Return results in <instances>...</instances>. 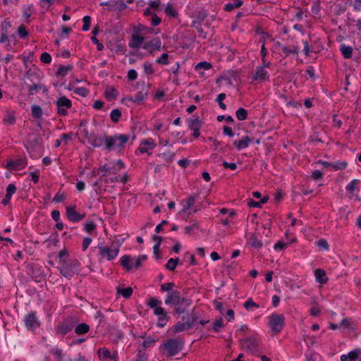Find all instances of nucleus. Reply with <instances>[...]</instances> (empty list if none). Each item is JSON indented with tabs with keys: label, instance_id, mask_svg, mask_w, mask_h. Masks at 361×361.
<instances>
[{
	"label": "nucleus",
	"instance_id": "obj_1",
	"mask_svg": "<svg viewBox=\"0 0 361 361\" xmlns=\"http://www.w3.org/2000/svg\"><path fill=\"white\" fill-rule=\"evenodd\" d=\"M166 305H174L175 312L177 314H192L194 307L190 299L180 297L179 292H169L165 299Z\"/></svg>",
	"mask_w": 361,
	"mask_h": 361
},
{
	"label": "nucleus",
	"instance_id": "obj_2",
	"mask_svg": "<svg viewBox=\"0 0 361 361\" xmlns=\"http://www.w3.org/2000/svg\"><path fill=\"white\" fill-rule=\"evenodd\" d=\"M184 341L182 338H169L162 345V348L168 357H173L178 354L183 349Z\"/></svg>",
	"mask_w": 361,
	"mask_h": 361
},
{
	"label": "nucleus",
	"instance_id": "obj_3",
	"mask_svg": "<svg viewBox=\"0 0 361 361\" xmlns=\"http://www.w3.org/2000/svg\"><path fill=\"white\" fill-rule=\"evenodd\" d=\"M198 317H182L181 320L174 326L173 333L177 334L190 329L197 327Z\"/></svg>",
	"mask_w": 361,
	"mask_h": 361
},
{
	"label": "nucleus",
	"instance_id": "obj_4",
	"mask_svg": "<svg viewBox=\"0 0 361 361\" xmlns=\"http://www.w3.org/2000/svg\"><path fill=\"white\" fill-rule=\"evenodd\" d=\"M129 138L128 135H116L113 137L105 136L106 148L111 150L115 146L122 147L129 140Z\"/></svg>",
	"mask_w": 361,
	"mask_h": 361
},
{
	"label": "nucleus",
	"instance_id": "obj_5",
	"mask_svg": "<svg viewBox=\"0 0 361 361\" xmlns=\"http://www.w3.org/2000/svg\"><path fill=\"white\" fill-rule=\"evenodd\" d=\"M79 262L78 260H69L66 264L59 267L60 273L67 279H71L73 276L77 274Z\"/></svg>",
	"mask_w": 361,
	"mask_h": 361
},
{
	"label": "nucleus",
	"instance_id": "obj_6",
	"mask_svg": "<svg viewBox=\"0 0 361 361\" xmlns=\"http://www.w3.org/2000/svg\"><path fill=\"white\" fill-rule=\"evenodd\" d=\"M99 255L110 261L114 259L118 254L120 245L118 244H111V246H99Z\"/></svg>",
	"mask_w": 361,
	"mask_h": 361
},
{
	"label": "nucleus",
	"instance_id": "obj_7",
	"mask_svg": "<svg viewBox=\"0 0 361 361\" xmlns=\"http://www.w3.org/2000/svg\"><path fill=\"white\" fill-rule=\"evenodd\" d=\"M58 106V114L61 116H66L67 114V109H71L72 106L71 101L66 97H61L56 101Z\"/></svg>",
	"mask_w": 361,
	"mask_h": 361
},
{
	"label": "nucleus",
	"instance_id": "obj_8",
	"mask_svg": "<svg viewBox=\"0 0 361 361\" xmlns=\"http://www.w3.org/2000/svg\"><path fill=\"white\" fill-rule=\"evenodd\" d=\"M284 325L283 317H269L268 326L274 334L279 333Z\"/></svg>",
	"mask_w": 361,
	"mask_h": 361
},
{
	"label": "nucleus",
	"instance_id": "obj_9",
	"mask_svg": "<svg viewBox=\"0 0 361 361\" xmlns=\"http://www.w3.org/2000/svg\"><path fill=\"white\" fill-rule=\"evenodd\" d=\"M147 305L154 309V313L156 315L159 316H166L167 313L164 310V308L161 306V301L159 300L157 298H151L149 299L147 302Z\"/></svg>",
	"mask_w": 361,
	"mask_h": 361
},
{
	"label": "nucleus",
	"instance_id": "obj_10",
	"mask_svg": "<svg viewBox=\"0 0 361 361\" xmlns=\"http://www.w3.org/2000/svg\"><path fill=\"white\" fill-rule=\"evenodd\" d=\"M241 348L249 353H254L257 348L258 342L255 338H247L240 342Z\"/></svg>",
	"mask_w": 361,
	"mask_h": 361
},
{
	"label": "nucleus",
	"instance_id": "obj_11",
	"mask_svg": "<svg viewBox=\"0 0 361 361\" xmlns=\"http://www.w3.org/2000/svg\"><path fill=\"white\" fill-rule=\"evenodd\" d=\"M27 165V161L22 159L17 160L10 159L7 161L6 168L9 170H20L24 169Z\"/></svg>",
	"mask_w": 361,
	"mask_h": 361
},
{
	"label": "nucleus",
	"instance_id": "obj_12",
	"mask_svg": "<svg viewBox=\"0 0 361 361\" xmlns=\"http://www.w3.org/2000/svg\"><path fill=\"white\" fill-rule=\"evenodd\" d=\"M145 38L142 35L133 32L131 35L130 40L129 42V47L133 49H137L141 47V45L144 43Z\"/></svg>",
	"mask_w": 361,
	"mask_h": 361
},
{
	"label": "nucleus",
	"instance_id": "obj_13",
	"mask_svg": "<svg viewBox=\"0 0 361 361\" xmlns=\"http://www.w3.org/2000/svg\"><path fill=\"white\" fill-rule=\"evenodd\" d=\"M66 215L69 221L72 222L79 221L85 217V214L77 212L75 207H66Z\"/></svg>",
	"mask_w": 361,
	"mask_h": 361
},
{
	"label": "nucleus",
	"instance_id": "obj_14",
	"mask_svg": "<svg viewBox=\"0 0 361 361\" xmlns=\"http://www.w3.org/2000/svg\"><path fill=\"white\" fill-rule=\"evenodd\" d=\"M161 47V42L159 39H154L145 43L143 48L147 50L148 52L152 53L155 50L160 51Z\"/></svg>",
	"mask_w": 361,
	"mask_h": 361
},
{
	"label": "nucleus",
	"instance_id": "obj_15",
	"mask_svg": "<svg viewBox=\"0 0 361 361\" xmlns=\"http://www.w3.org/2000/svg\"><path fill=\"white\" fill-rule=\"evenodd\" d=\"M202 124V121L198 118L190 120L188 126L193 131L192 135L194 137L197 138L200 136L199 130Z\"/></svg>",
	"mask_w": 361,
	"mask_h": 361
},
{
	"label": "nucleus",
	"instance_id": "obj_16",
	"mask_svg": "<svg viewBox=\"0 0 361 361\" xmlns=\"http://www.w3.org/2000/svg\"><path fill=\"white\" fill-rule=\"evenodd\" d=\"M140 87H141V90L139 91L138 92H137L135 94V97L133 98V97L128 98L129 100L133 101L134 102H138L142 101L146 97V96L148 94V90H149L148 86H146V85H145V84L142 83L140 85Z\"/></svg>",
	"mask_w": 361,
	"mask_h": 361
},
{
	"label": "nucleus",
	"instance_id": "obj_17",
	"mask_svg": "<svg viewBox=\"0 0 361 361\" xmlns=\"http://www.w3.org/2000/svg\"><path fill=\"white\" fill-rule=\"evenodd\" d=\"M86 135H87V133L86 132ZM87 137L88 142L91 144V145L94 147H99L105 143V137L102 138V137L97 136L94 134H90Z\"/></svg>",
	"mask_w": 361,
	"mask_h": 361
},
{
	"label": "nucleus",
	"instance_id": "obj_18",
	"mask_svg": "<svg viewBox=\"0 0 361 361\" xmlns=\"http://www.w3.org/2000/svg\"><path fill=\"white\" fill-rule=\"evenodd\" d=\"M156 144L152 138H148L147 140H143L141 142L140 147L139 150L141 153H146L148 152V149H152L155 147Z\"/></svg>",
	"mask_w": 361,
	"mask_h": 361
},
{
	"label": "nucleus",
	"instance_id": "obj_19",
	"mask_svg": "<svg viewBox=\"0 0 361 361\" xmlns=\"http://www.w3.org/2000/svg\"><path fill=\"white\" fill-rule=\"evenodd\" d=\"M361 353V350L360 349H355L350 352L348 355H343L341 357V361H355L357 360Z\"/></svg>",
	"mask_w": 361,
	"mask_h": 361
},
{
	"label": "nucleus",
	"instance_id": "obj_20",
	"mask_svg": "<svg viewBox=\"0 0 361 361\" xmlns=\"http://www.w3.org/2000/svg\"><path fill=\"white\" fill-rule=\"evenodd\" d=\"M73 325L71 322H64L59 324L56 329V332L61 335H66L72 330Z\"/></svg>",
	"mask_w": 361,
	"mask_h": 361
},
{
	"label": "nucleus",
	"instance_id": "obj_21",
	"mask_svg": "<svg viewBox=\"0 0 361 361\" xmlns=\"http://www.w3.org/2000/svg\"><path fill=\"white\" fill-rule=\"evenodd\" d=\"M251 142H252V139L248 136H245L239 141H234L233 145L238 150H240L242 149L247 148Z\"/></svg>",
	"mask_w": 361,
	"mask_h": 361
},
{
	"label": "nucleus",
	"instance_id": "obj_22",
	"mask_svg": "<svg viewBox=\"0 0 361 361\" xmlns=\"http://www.w3.org/2000/svg\"><path fill=\"white\" fill-rule=\"evenodd\" d=\"M25 323L27 329L34 330L39 326L40 323L36 317H25Z\"/></svg>",
	"mask_w": 361,
	"mask_h": 361
},
{
	"label": "nucleus",
	"instance_id": "obj_23",
	"mask_svg": "<svg viewBox=\"0 0 361 361\" xmlns=\"http://www.w3.org/2000/svg\"><path fill=\"white\" fill-rule=\"evenodd\" d=\"M314 275L317 281L320 283H326L328 281L326 271L322 269H317Z\"/></svg>",
	"mask_w": 361,
	"mask_h": 361
},
{
	"label": "nucleus",
	"instance_id": "obj_24",
	"mask_svg": "<svg viewBox=\"0 0 361 361\" xmlns=\"http://www.w3.org/2000/svg\"><path fill=\"white\" fill-rule=\"evenodd\" d=\"M267 72L264 67H257L255 73L253 75V80H263L266 78Z\"/></svg>",
	"mask_w": 361,
	"mask_h": 361
},
{
	"label": "nucleus",
	"instance_id": "obj_25",
	"mask_svg": "<svg viewBox=\"0 0 361 361\" xmlns=\"http://www.w3.org/2000/svg\"><path fill=\"white\" fill-rule=\"evenodd\" d=\"M99 357L101 360L109 357L116 361L117 353L111 354L110 351L106 348H101L98 350Z\"/></svg>",
	"mask_w": 361,
	"mask_h": 361
},
{
	"label": "nucleus",
	"instance_id": "obj_26",
	"mask_svg": "<svg viewBox=\"0 0 361 361\" xmlns=\"http://www.w3.org/2000/svg\"><path fill=\"white\" fill-rule=\"evenodd\" d=\"M134 32L139 33L141 35H143L144 34L152 33L153 29L148 27L144 25L138 24L137 26L135 27Z\"/></svg>",
	"mask_w": 361,
	"mask_h": 361
},
{
	"label": "nucleus",
	"instance_id": "obj_27",
	"mask_svg": "<svg viewBox=\"0 0 361 361\" xmlns=\"http://www.w3.org/2000/svg\"><path fill=\"white\" fill-rule=\"evenodd\" d=\"M105 96L109 101L114 100L117 97V92L114 87H109L105 91Z\"/></svg>",
	"mask_w": 361,
	"mask_h": 361
},
{
	"label": "nucleus",
	"instance_id": "obj_28",
	"mask_svg": "<svg viewBox=\"0 0 361 361\" xmlns=\"http://www.w3.org/2000/svg\"><path fill=\"white\" fill-rule=\"evenodd\" d=\"M117 293L119 295H122L123 298H128L133 293V288L131 287H127L126 288L122 289L121 287L118 286L116 288Z\"/></svg>",
	"mask_w": 361,
	"mask_h": 361
},
{
	"label": "nucleus",
	"instance_id": "obj_29",
	"mask_svg": "<svg viewBox=\"0 0 361 361\" xmlns=\"http://www.w3.org/2000/svg\"><path fill=\"white\" fill-rule=\"evenodd\" d=\"M130 260V257L128 255H124L121 259V264L127 271H130L133 268V266L129 263Z\"/></svg>",
	"mask_w": 361,
	"mask_h": 361
},
{
	"label": "nucleus",
	"instance_id": "obj_30",
	"mask_svg": "<svg viewBox=\"0 0 361 361\" xmlns=\"http://www.w3.org/2000/svg\"><path fill=\"white\" fill-rule=\"evenodd\" d=\"M90 330V326L89 325H87V324L85 323H82V324H78L75 329V332L78 334V335H80V334H86Z\"/></svg>",
	"mask_w": 361,
	"mask_h": 361
},
{
	"label": "nucleus",
	"instance_id": "obj_31",
	"mask_svg": "<svg viewBox=\"0 0 361 361\" xmlns=\"http://www.w3.org/2000/svg\"><path fill=\"white\" fill-rule=\"evenodd\" d=\"M41 89H43L44 92L47 91L46 87H44L42 84H32L28 87L29 94L32 95L35 92L39 91Z\"/></svg>",
	"mask_w": 361,
	"mask_h": 361
},
{
	"label": "nucleus",
	"instance_id": "obj_32",
	"mask_svg": "<svg viewBox=\"0 0 361 361\" xmlns=\"http://www.w3.org/2000/svg\"><path fill=\"white\" fill-rule=\"evenodd\" d=\"M68 257V255L66 250L64 249L59 252L58 257L59 259L60 266H62L69 262V260L67 259Z\"/></svg>",
	"mask_w": 361,
	"mask_h": 361
},
{
	"label": "nucleus",
	"instance_id": "obj_33",
	"mask_svg": "<svg viewBox=\"0 0 361 361\" xmlns=\"http://www.w3.org/2000/svg\"><path fill=\"white\" fill-rule=\"evenodd\" d=\"M341 51L345 59H350L352 57L353 49L351 47L343 44L341 47Z\"/></svg>",
	"mask_w": 361,
	"mask_h": 361
},
{
	"label": "nucleus",
	"instance_id": "obj_34",
	"mask_svg": "<svg viewBox=\"0 0 361 361\" xmlns=\"http://www.w3.org/2000/svg\"><path fill=\"white\" fill-rule=\"evenodd\" d=\"M111 6L115 9L118 11H123L126 8V5L123 0H114Z\"/></svg>",
	"mask_w": 361,
	"mask_h": 361
},
{
	"label": "nucleus",
	"instance_id": "obj_35",
	"mask_svg": "<svg viewBox=\"0 0 361 361\" xmlns=\"http://www.w3.org/2000/svg\"><path fill=\"white\" fill-rule=\"evenodd\" d=\"M3 121L5 124L13 126L16 123V117L13 113H8L4 118Z\"/></svg>",
	"mask_w": 361,
	"mask_h": 361
},
{
	"label": "nucleus",
	"instance_id": "obj_36",
	"mask_svg": "<svg viewBox=\"0 0 361 361\" xmlns=\"http://www.w3.org/2000/svg\"><path fill=\"white\" fill-rule=\"evenodd\" d=\"M32 116L35 118H41L42 111L39 106L33 105L31 108Z\"/></svg>",
	"mask_w": 361,
	"mask_h": 361
},
{
	"label": "nucleus",
	"instance_id": "obj_37",
	"mask_svg": "<svg viewBox=\"0 0 361 361\" xmlns=\"http://www.w3.org/2000/svg\"><path fill=\"white\" fill-rule=\"evenodd\" d=\"M282 51L285 54V56H288L291 54H298V49L295 46H293L291 47L283 46L282 47Z\"/></svg>",
	"mask_w": 361,
	"mask_h": 361
},
{
	"label": "nucleus",
	"instance_id": "obj_38",
	"mask_svg": "<svg viewBox=\"0 0 361 361\" xmlns=\"http://www.w3.org/2000/svg\"><path fill=\"white\" fill-rule=\"evenodd\" d=\"M200 228L199 223L195 221L191 226H188L185 228V233L189 235L194 234L195 233V230H198Z\"/></svg>",
	"mask_w": 361,
	"mask_h": 361
},
{
	"label": "nucleus",
	"instance_id": "obj_39",
	"mask_svg": "<svg viewBox=\"0 0 361 361\" xmlns=\"http://www.w3.org/2000/svg\"><path fill=\"white\" fill-rule=\"evenodd\" d=\"M73 69V66L68 65V66H60V67L58 69V71L56 74L58 75H62L64 76L67 74V73Z\"/></svg>",
	"mask_w": 361,
	"mask_h": 361
},
{
	"label": "nucleus",
	"instance_id": "obj_40",
	"mask_svg": "<svg viewBox=\"0 0 361 361\" xmlns=\"http://www.w3.org/2000/svg\"><path fill=\"white\" fill-rule=\"evenodd\" d=\"M235 115L239 121H244L247 118V111L244 108H240L236 111Z\"/></svg>",
	"mask_w": 361,
	"mask_h": 361
},
{
	"label": "nucleus",
	"instance_id": "obj_41",
	"mask_svg": "<svg viewBox=\"0 0 361 361\" xmlns=\"http://www.w3.org/2000/svg\"><path fill=\"white\" fill-rule=\"evenodd\" d=\"M339 327L343 329H353V324L350 319L348 317L343 319L339 324Z\"/></svg>",
	"mask_w": 361,
	"mask_h": 361
},
{
	"label": "nucleus",
	"instance_id": "obj_42",
	"mask_svg": "<svg viewBox=\"0 0 361 361\" xmlns=\"http://www.w3.org/2000/svg\"><path fill=\"white\" fill-rule=\"evenodd\" d=\"M259 305L255 302L252 299L247 300L244 303V307L248 311L253 310L255 308H259Z\"/></svg>",
	"mask_w": 361,
	"mask_h": 361
},
{
	"label": "nucleus",
	"instance_id": "obj_43",
	"mask_svg": "<svg viewBox=\"0 0 361 361\" xmlns=\"http://www.w3.org/2000/svg\"><path fill=\"white\" fill-rule=\"evenodd\" d=\"M249 243L250 245L256 248H259L262 245V242L254 235L250 238Z\"/></svg>",
	"mask_w": 361,
	"mask_h": 361
},
{
	"label": "nucleus",
	"instance_id": "obj_44",
	"mask_svg": "<svg viewBox=\"0 0 361 361\" xmlns=\"http://www.w3.org/2000/svg\"><path fill=\"white\" fill-rule=\"evenodd\" d=\"M178 261H179V259L178 258H176V259H170L166 265V268L168 269V270H170V271H173L176 269L178 263Z\"/></svg>",
	"mask_w": 361,
	"mask_h": 361
},
{
	"label": "nucleus",
	"instance_id": "obj_45",
	"mask_svg": "<svg viewBox=\"0 0 361 361\" xmlns=\"http://www.w3.org/2000/svg\"><path fill=\"white\" fill-rule=\"evenodd\" d=\"M121 116V112L119 109H116L111 112V119L114 123H117Z\"/></svg>",
	"mask_w": 361,
	"mask_h": 361
},
{
	"label": "nucleus",
	"instance_id": "obj_46",
	"mask_svg": "<svg viewBox=\"0 0 361 361\" xmlns=\"http://www.w3.org/2000/svg\"><path fill=\"white\" fill-rule=\"evenodd\" d=\"M73 92L83 97H85L89 94V91L85 87H75L73 89Z\"/></svg>",
	"mask_w": 361,
	"mask_h": 361
},
{
	"label": "nucleus",
	"instance_id": "obj_47",
	"mask_svg": "<svg viewBox=\"0 0 361 361\" xmlns=\"http://www.w3.org/2000/svg\"><path fill=\"white\" fill-rule=\"evenodd\" d=\"M196 197L195 196H190L186 200V205L184 207L183 212L188 210L195 203Z\"/></svg>",
	"mask_w": 361,
	"mask_h": 361
},
{
	"label": "nucleus",
	"instance_id": "obj_48",
	"mask_svg": "<svg viewBox=\"0 0 361 361\" xmlns=\"http://www.w3.org/2000/svg\"><path fill=\"white\" fill-rule=\"evenodd\" d=\"M83 21V26L82 30L84 31H87L90 29V24H91V18L89 16H85L82 18Z\"/></svg>",
	"mask_w": 361,
	"mask_h": 361
},
{
	"label": "nucleus",
	"instance_id": "obj_49",
	"mask_svg": "<svg viewBox=\"0 0 361 361\" xmlns=\"http://www.w3.org/2000/svg\"><path fill=\"white\" fill-rule=\"evenodd\" d=\"M226 98V94L225 93H221L218 95L216 101L219 103V105L221 109H226V106L223 102V100Z\"/></svg>",
	"mask_w": 361,
	"mask_h": 361
},
{
	"label": "nucleus",
	"instance_id": "obj_50",
	"mask_svg": "<svg viewBox=\"0 0 361 361\" xmlns=\"http://www.w3.org/2000/svg\"><path fill=\"white\" fill-rule=\"evenodd\" d=\"M348 166V163L346 161H338L333 164L332 167L335 170H342L345 169Z\"/></svg>",
	"mask_w": 361,
	"mask_h": 361
},
{
	"label": "nucleus",
	"instance_id": "obj_51",
	"mask_svg": "<svg viewBox=\"0 0 361 361\" xmlns=\"http://www.w3.org/2000/svg\"><path fill=\"white\" fill-rule=\"evenodd\" d=\"M40 60L44 63H49L51 61V56L49 53L44 52L41 55Z\"/></svg>",
	"mask_w": 361,
	"mask_h": 361
},
{
	"label": "nucleus",
	"instance_id": "obj_52",
	"mask_svg": "<svg viewBox=\"0 0 361 361\" xmlns=\"http://www.w3.org/2000/svg\"><path fill=\"white\" fill-rule=\"evenodd\" d=\"M174 286V284L173 283L169 282L164 283L161 286V291H173L172 289Z\"/></svg>",
	"mask_w": 361,
	"mask_h": 361
},
{
	"label": "nucleus",
	"instance_id": "obj_53",
	"mask_svg": "<svg viewBox=\"0 0 361 361\" xmlns=\"http://www.w3.org/2000/svg\"><path fill=\"white\" fill-rule=\"evenodd\" d=\"M96 228V224L93 221L87 222L85 224V229L87 233L92 232Z\"/></svg>",
	"mask_w": 361,
	"mask_h": 361
},
{
	"label": "nucleus",
	"instance_id": "obj_54",
	"mask_svg": "<svg viewBox=\"0 0 361 361\" xmlns=\"http://www.w3.org/2000/svg\"><path fill=\"white\" fill-rule=\"evenodd\" d=\"M317 245L325 250H328L329 248V244H328V242L325 240V239H320L317 242Z\"/></svg>",
	"mask_w": 361,
	"mask_h": 361
},
{
	"label": "nucleus",
	"instance_id": "obj_55",
	"mask_svg": "<svg viewBox=\"0 0 361 361\" xmlns=\"http://www.w3.org/2000/svg\"><path fill=\"white\" fill-rule=\"evenodd\" d=\"M18 33L20 37H25L28 35V32L24 25H20L18 27Z\"/></svg>",
	"mask_w": 361,
	"mask_h": 361
},
{
	"label": "nucleus",
	"instance_id": "obj_56",
	"mask_svg": "<svg viewBox=\"0 0 361 361\" xmlns=\"http://www.w3.org/2000/svg\"><path fill=\"white\" fill-rule=\"evenodd\" d=\"M114 51L117 54H125L126 49L121 44H116L114 47Z\"/></svg>",
	"mask_w": 361,
	"mask_h": 361
},
{
	"label": "nucleus",
	"instance_id": "obj_57",
	"mask_svg": "<svg viewBox=\"0 0 361 361\" xmlns=\"http://www.w3.org/2000/svg\"><path fill=\"white\" fill-rule=\"evenodd\" d=\"M168 57H169V55L168 54L166 53H164L163 54L160 58H159L156 62L158 63H161V64H167L169 63L168 61Z\"/></svg>",
	"mask_w": 361,
	"mask_h": 361
},
{
	"label": "nucleus",
	"instance_id": "obj_58",
	"mask_svg": "<svg viewBox=\"0 0 361 361\" xmlns=\"http://www.w3.org/2000/svg\"><path fill=\"white\" fill-rule=\"evenodd\" d=\"M358 180L357 179H355V180H353L347 186H346V190L348 191H349L350 192L353 193L355 188V185L358 183Z\"/></svg>",
	"mask_w": 361,
	"mask_h": 361
},
{
	"label": "nucleus",
	"instance_id": "obj_59",
	"mask_svg": "<svg viewBox=\"0 0 361 361\" xmlns=\"http://www.w3.org/2000/svg\"><path fill=\"white\" fill-rule=\"evenodd\" d=\"M310 311L312 316H316L322 313L321 308L317 305L312 306Z\"/></svg>",
	"mask_w": 361,
	"mask_h": 361
},
{
	"label": "nucleus",
	"instance_id": "obj_60",
	"mask_svg": "<svg viewBox=\"0 0 361 361\" xmlns=\"http://www.w3.org/2000/svg\"><path fill=\"white\" fill-rule=\"evenodd\" d=\"M211 67H212V66L209 63L204 61V62H200V63H197L196 66V69L204 68V70H208Z\"/></svg>",
	"mask_w": 361,
	"mask_h": 361
},
{
	"label": "nucleus",
	"instance_id": "obj_61",
	"mask_svg": "<svg viewBox=\"0 0 361 361\" xmlns=\"http://www.w3.org/2000/svg\"><path fill=\"white\" fill-rule=\"evenodd\" d=\"M288 246V244L283 242V241H279L278 243H276L275 245H274V249L276 250H283L285 248H286Z\"/></svg>",
	"mask_w": 361,
	"mask_h": 361
},
{
	"label": "nucleus",
	"instance_id": "obj_62",
	"mask_svg": "<svg viewBox=\"0 0 361 361\" xmlns=\"http://www.w3.org/2000/svg\"><path fill=\"white\" fill-rule=\"evenodd\" d=\"M174 155H175L174 153H172V152H165V153H163V154H162L163 157L165 159V160L167 162L173 161Z\"/></svg>",
	"mask_w": 361,
	"mask_h": 361
},
{
	"label": "nucleus",
	"instance_id": "obj_63",
	"mask_svg": "<svg viewBox=\"0 0 361 361\" xmlns=\"http://www.w3.org/2000/svg\"><path fill=\"white\" fill-rule=\"evenodd\" d=\"M137 78V72L134 69H131L128 73V78L129 80H135Z\"/></svg>",
	"mask_w": 361,
	"mask_h": 361
},
{
	"label": "nucleus",
	"instance_id": "obj_64",
	"mask_svg": "<svg viewBox=\"0 0 361 361\" xmlns=\"http://www.w3.org/2000/svg\"><path fill=\"white\" fill-rule=\"evenodd\" d=\"M155 340L148 338L144 341L142 345L145 348H149L152 346L155 343Z\"/></svg>",
	"mask_w": 361,
	"mask_h": 361
}]
</instances>
